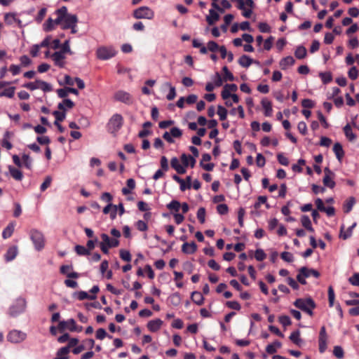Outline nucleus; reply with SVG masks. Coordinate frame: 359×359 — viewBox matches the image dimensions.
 Segmentation results:
<instances>
[{
    "label": "nucleus",
    "instance_id": "nucleus-26",
    "mask_svg": "<svg viewBox=\"0 0 359 359\" xmlns=\"http://www.w3.org/2000/svg\"><path fill=\"white\" fill-rule=\"evenodd\" d=\"M333 151L336 155L337 158L339 161H341V159L344 155V152L341 144L339 142L335 143L333 147Z\"/></svg>",
    "mask_w": 359,
    "mask_h": 359
},
{
    "label": "nucleus",
    "instance_id": "nucleus-56",
    "mask_svg": "<svg viewBox=\"0 0 359 359\" xmlns=\"http://www.w3.org/2000/svg\"><path fill=\"white\" fill-rule=\"evenodd\" d=\"M223 81L222 76L219 73H216L214 77V85L217 87L221 86Z\"/></svg>",
    "mask_w": 359,
    "mask_h": 359
},
{
    "label": "nucleus",
    "instance_id": "nucleus-5",
    "mask_svg": "<svg viewBox=\"0 0 359 359\" xmlns=\"http://www.w3.org/2000/svg\"><path fill=\"white\" fill-rule=\"evenodd\" d=\"M133 15L135 19L151 20L154 17V12L148 6H141L134 10Z\"/></svg>",
    "mask_w": 359,
    "mask_h": 359
},
{
    "label": "nucleus",
    "instance_id": "nucleus-12",
    "mask_svg": "<svg viewBox=\"0 0 359 359\" xmlns=\"http://www.w3.org/2000/svg\"><path fill=\"white\" fill-rule=\"evenodd\" d=\"M58 327L60 330L68 329L71 332H74L76 330V323L74 319L71 318L67 321H60Z\"/></svg>",
    "mask_w": 359,
    "mask_h": 359
},
{
    "label": "nucleus",
    "instance_id": "nucleus-47",
    "mask_svg": "<svg viewBox=\"0 0 359 359\" xmlns=\"http://www.w3.org/2000/svg\"><path fill=\"white\" fill-rule=\"evenodd\" d=\"M120 257L126 262H130L131 260V255L129 251L126 250H120Z\"/></svg>",
    "mask_w": 359,
    "mask_h": 359
},
{
    "label": "nucleus",
    "instance_id": "nucleus-16",
    "mask_svg": "<svg viewBox=\"0 0 359 359\" xmlns=\"http://www.w3.org/2000/svg\"><path fill=\"white\" fill-rule=\"evenodd\" d=\"M197 250V245L194 242L184 243L182 246V251L184 254H194Z\"/></svg>",
    "mask_w": 359,
    "mask_h": 359
},
{
    "label": "nucleus",
    "instance_id": "nucleus-29",
    "mask_svg": "<svg viewBox=\"0 0 359 359\" xmlns=\"http://www.w3.org/2000/svg\"><path fill=\"white\" fill-rule=\"evenodd\" d=\"M191 300L197 305H202L203 304L204 298L202 294L199 292H193L191 296Z\"/></svg>",
    "mask_w": 359,
    "mask_h": 359
},
{
    "label": "nucleus",
    "instance_id": "nucleus-6",
    "mask_svg": "<svg viewBox=\"0 0 359 359\" xmlns=\"http://www.w3.org/2000/svg\"><path fill=\"white\" fill-rule=\"evenodd\" d=\"M123 125V117L121 115L114 114L107 124L108 130L111 133H116Z\"/></svg>",
    "mask_w": 359,
    "mask_h": 359
},
{
    "label": "nucleus",
    "instance_id": "nucleus-27",
    "mask_svg": "<svg viewBox=\"0 0 359 359\" xmlns=\"http://www.w3.org/2000/svg\"><path fill=\"white\" fill-rule=\"evenodd\" d=\"M14 229L15 224L13 222L10 223L3 231L2 237L4 239L10 238L14 231Z\"/></svg>",
    "mask_w": 359,
    "mask_h": 359
},
{
    "label": "nucleus",
    "instance_id": "nucleus-30",
    "mask_svg": "<svg viewBox=\"0 0 359 359\" xmlns=\"http://www.w3.org/2000/svg\"><path fill=\"white\" fill-rule=\"evenodd\" d=\"M74 107V103L69 99H65L62 102L58 104V109L65 111L67 109H72Z\"/></svg>",
    "mask_w": 359,
    "mask_h": 359
},
{
    "label": "nucleus",
    "instance_id": "nucleus-31",
    "mask_svg": "<svg viewBox=\"0 0 359 359\" xmlns=\"http://www.w3.org/2000/svg\"><path fill=\"white\" fill-rule=\"evenodd\" d=\"M300 269L301 272L304 274V277L306 278H308L311 276L318 278L320 276L318 271L314 269H310L306 267H302Z\"/></svg>",
    "mask_w": 359,
    "mask_h": 359
},
{
    "label": "nucleus",
    "instance_id": "nucleus-60",
    "mask_svg": "<svg viewBox=\"0 0 359 359\" xmlns=\"http://www.w3.org/2000/svg\"><path fill=\"white\" fill-rule=\"evenodd\" d=\"M279 322L283 325V326H288L291 324V320L289 316H281L279 317Z\"/></svg>",
    "mask_w": 359,
    "mask_h": 359
},
{
    "label": "nucleus",
    "instance_id": "nucleus-3",
    "mask_svg": "<svg viewBox=\"0 0 359 359\" xmlns=\"http://www.w3.org/2000/svg\"><path fill=\"white\" fill-rule=\"evenodd\" d=\"M27 302L24 298H18L11 306L8 314L12 317H16L25 311Z\"/></svg>",
    "mask_w": 359,
    "mask_h": 359
},
{
    "label": "nucleus",
    "instance_id": "nucleus-52",
    "mask_svg": "<svg viewBox=\"0 0 359 359\" xmlns=\"http://www.w3.org/2000/svg\"><path fill=\"white\" fill-rule=\"evenodd\" d=\"M327 337L319 338V351L323 353L327 348Z\"/></svg>",
    "mask_w": 359,
    "mask_h": 359
},
{
    "label": "nucleus",
    "instance_id": "nucleus-41",
    "mask_svg": "<svg viewBox=\"0 0 359 359\" xmlns=\"http://www.w3.org/2000/svg\"><path fill=\"white\" fill-rule=\"evenodd\" d=\"M15 90V87H10L7 89H5L0 93V97H7L9 98H12L14 96Z\"/></svg>",
    "mask_w": 359,
    "mask_h": 359
},
{
    "label": "nucleus",
    "instance_id": "nucleus-17",
    "mask_svg": "<svg viewBox=\"0 0 359 359\" xmlns=\"http://www.w3.org/2000/svg\"><path fill=\"white\" fill-rule=\"evenodd\" d=\"M18 253V248L16 246H11L9 248L4 255L6 262L13 260Z\"/></svg>",
    "mask_w": 359,
    "mask_h": 359
},
{
    "label": "nucleus",
    "instance_id": "nucleus-42",
    "mask_svg": "<svg viewBox=\"0 0 359 359\" xmlns=\"http://www.w3.org/2000/svg\"><path fill=\"white\" fill-rule=\"evenodd\" d=\"M74 295H76L77 298L79 300H83L86 299H95L96 298V297L95 295L90 296L86 292H84V291H80L79 292H76L74 294Z\"/></svg>",
    "mask_w": 359,
    "mask_h": 359
},
{
    "label": "nucleus",
    "instance_id": "nucleus-2",
    "mask_svg": "<svg viewBox=\"0 0 359 359\" xmlns=\"http://www.w3.org/2000/svg\"><path fill=\"white\" fill-rule=\"evenodd\" d=\"M294 305L299 309L300 310H302V311L306 313L307 314H309L310 316H312L313 313V309H315L316 307V304L314 302V301L311 299V298H306V299H303V298H299V299H297L294 302Z\"/></svg>",
    "mask_w": 359,
    "mask_h": 359
},
{
    "label": "nucleus",
    "instance_id": "nucleus-43",
    "mask_svg": "<svg viewBox=\"0 0 359 359\" xmlns=\"http://www.w3.org/2000/svg\"><path fill=\"white\" fill-rule=\"evenodd\" d=\"M24 165L28 170H31L32 168V159L27 154H23L22 156Z\"/></svg>",
    "mask_w": 359,
    "mask_h": 359
},
{
    "label": "nucleus",
    "instance_id": "nucleus-13",
    "mask_svg": "<svg viewBox=\"0 0 359 359\" xmlns=\"http://www.w3.org/2000/svg\"><path fill=\"white\" fill-rule=\"evenodd\" d=\"M51 57L55 65L63 67L65 66V55L63 52L57 51L51 55Z\"/></svg>",
    "mask_w": 359,
    "mask_h": 359
},
{
    "label": "nucleus",
    "instance_id": "nucleus-19",
    "mask_svg": "<svg viewBox=\"0 0 359 359\" xmlns=\"http://www.w3.org/2000/svg\"><path fill=\"white\" fill-rule=\"evenodd\" d=\"M163 324V321L161 319H155L150 320L147 324V327L151 332L158 331Z\"/></svg>",
    "mask_w": 359,
    "mask_h": 359
},
{
    "label": "nucleus",
    "instance_id": "nucleus-53",
    "mask_svg": "<svg viewBox=\"0 0 359 359\" xmlns=\"http://www.w3.org/2000/svg\"><path fill=\"white\" fill-rule=\"evenodd\" d=\"M170 133L172 135V137L179 138L182 135V131L177 127L172 128L170 130Z\"/></svg>",
    "mask_w": 359,
    "mask_h": 359
},
{
    "label": "nucleus",
    "instance_id": "nucleus-59",
    "mask_svg": "<svg viewBox=\"0 0 359 359\" xmlns=\"http://www.w3.org/2000/svg\"><path fill=\"white\" fill-rule=\"evenodd\" d=\"M219 46L216 42L210 41L208 43V49L211 52H216L219 50Z\"/></svg>",
    "mask_w": 359,
    "mask_h": 359
},
{
    "label": "nucleus",
    "instance_id": "nucleus-55",
    "mask_svg": "<svg viewBox=\"0 0 359 359\" xmlns=\"http://www.w3.org/2000/svg\"><path fill=\"white\" fill-rule=\"evenodd\" d=\"M273 41H274V37H273V36H269L268 39H266L264 42V49L266 50H269L272 47Z\"/></svg>",
    "mask_w": 359,
    "mask_h": 359
},
{
    "label": "nucleus",
    "instance_id": "nucleus-1",
    "mask_svg": "<svg viewBox=\"0 0 359 359\" xmlns=\"http://www.w3.org/2000/svg\"><path fill=\"white\" fill-rule=\"evenodd\" d=\"M57 18L55 19V23L60 24L61 28L63 29H67L69 27H72L74 25H76L78 22V18L76 15L69 14L67 12V8L65 6H62L55 11Z\"/></svg>",
    "mask_w": 359,
    "mask_h": 359
},
{
    "label": "nucleus",
    "instance_id": "nucleus-39",
    "mask_svg": "<svg viewBox=\"0 0 359 359\" xmlns=\"http://www.w3.org/2000/svg\"><path fill=\"white\" fill-rule=\"evenodd\" d=\"M167 208L170 210H174L176 213L180 210L181 204L178 201L173 200L170 203L167 204Z\"/></svg>",
    "mask_w": 359,
    "mask_h": 359
},
{
    "label": "nucleus",
    "instance_id": "nucleus-46",
    "mask_svg": "<svg viewBox=\"0 0 359 359\" xmlns=\"http://www.w3.org/2000/svg\"><path fill=\"white\" fill-rule=\"evenodd\" d=\"M222 71L224 72V74H223V79L224 81H233L234 77H233V75L229 71L228 68L224 66L223 68H222Z\"/></svg>",
    "mask_w": 359,
    "mask_h": 359
},
{
    "label": "nucleus",
    "instance_id": "nucleus-21",
    "mask_svg": "<svg viewBox=\"0 0 359 359\" xmlns=\"http://www.w3.org/2000/svg\"><path fill=\"white\" fill-rule=\"evenodd\" d=\"M8 170L10 175L13 179L17 181H21L23 178L22 172L18 168L13 167L12 165L8 166Z\"/></svg>",
    "mask_w": 359,
    "mask_h": 359
},
{
    "label": "nucleus",
    "instance_id": "nucleus-11",
    "mask_svg": "<svg viewBox=\"0 0 359 359\" xmlns=\"http://www.w3.org/2000/svg\"><path fill=\"white\" fill-rule=\"evenodd\" d=\"M114 99L118 102H121L127 104L132 103V97L130 94L123 90H118L115 93Z\"/></svg>",
    "mask_w": 359,
    "mask_h": 359
},
{
    "label": "nucleus",
    "instance_id": "nucleus-20",
    "mask_svg": "<svg viewBox=\"0 0 359 359\" xmlns=\"http://www.w3.org/2000/svg\"><path fill=\"white\" fill-rule=\"evenodd\" d=\"M163 88H167L169 89V93L166 95V98L168 100H172L176 97V90L175 88L171 84L170 82H165L163 84Z\"/></svg>",
    "mask_w": 359,
    "mask_h": 359
},
{
    "label": "nucleus",
    "instance_id": "nucleus-9",
    "mask_svg": "<svg viewBox=\"0 0 359 359\" xmlns=\"http://www.w3.org/2000/svg\"><path fill=\"white\" fill-rule=\"evenodd\" d=\"M26 338L27 334L18 330L11 331L7 336L8 340L14 344L21 343L25 341Z\"/></svg>",
    "mask_w": 359,
    "mask_h": 359
},
{
    "label": "nucleus",
    "instance_id": "nucleus-14",
    "mask_svg": "<svg viewBox=\"0 0 359 359\" xmlns=\"http://www.w3.org/2000/svg\"><path fill=\"white\" fill-rule=\"evenodd\" d=\"M237 90V86L235 84H226L222 92V97L224 100L229 99L232 93Z\"/></svg>",
    "mask_w": 359,
    "mask_h": 359
},
{
    "label": "nucleus",
    "instance_id": "nucleus-34",
    "mask_svg": "<svg viewBox=\"0 0 359 359\" xmlns=\"http://www.w3.org/2000/svg\"><path fill=\"white\" fill-rule=\"evenodd\" d=\"M281 343L278 341H276L273 343L269 344L266 348V351L269 354H273L276 352L277 348L281 347Z\"/></svg>",
    "mask_w": 359,
    "mask_h": 359
},
{
    "label": "nucleus",
    "instance_id": "nucleus-24",
    "mask_svg": "<svg viewBox=\"0 0 359 359\" xmlns=\"http://www.w3.org/2000/svg\"><path fill=\"white\" fill-rule=\"evenodd\" d=\"M219 14L212 9L209 11V15L206 17V20L210 25H213L219 20Z\"/></svg>",
    "mask_w": 359,
    "mask_h": 359
},
{
    "label": "nucleus",
    "instance_id": "nucleus-4",
    "mask_svg": "<svg viewBox=\"0 0 359 359\" xmlns=\"http://www.w3.org/2000/svg\"><path fill=\"white\" fill-rule=\"evenodd\" d=\"M116 54V50L113 46H100L96 50V55L98 59L107 60Z\"/></svg>",
    "mask_w": 359,
    "mask_h": 359
},
{
    "label": "nucleus",
    "instance_id": "nucleus-22",
    "mask_svg": "<svg viewBox=\"0 0 359 359\" xmlns=\"http://www.w3.org/2000/svg\"><path fill=\"white\" fill-rule=\"evenodd\" d=\"M294 60L292 56H287L283 58L280 61V67L282 69H286L288 67H290L294 65Z\"/></svg>",
    "mask_w": 359,
    "mask_h": 359
},
{
    "label": "nucleus",
    "instance_id": "nucleus-35",
    "mask_svg": "<svg viewBox=\"0 0 359 359\" xmlns=\"http://www.w3.org/2000/svg\"><path fill=\"white\" fill-rule=\"evenodd\" d=\"M4 18L7 25H11L15 23L17 18V14L15 13H7L4 14Z\"/></svg>",
    "mask_w": 359,
    "mask_h": 359
},
{
    "label": "nucleus",
    "instance_id": "nucleus-64",
    "mask_svg": "<svg viewBox=\"0 0 359 359\" xmlns=\"http://www.w3.org/2000/svg\"><path fill=\"white\" fill-rule=\"evenodd\" d=\"M136 227L138 230L141 231H147L148 229V226L144 221L139 220L136 223Z\"/></svg>",
    "mask_w": 359,
    "mask_h": 359
},
{
    "label": "nucleus",
    "instance_id": "nucleus-32",
    "mask_svg": "<svg viewBox=\"0 0 359 359\" xmlns=\"http://www.w3.org/2000/svg\"><path fill=\"white\" fill-rule=\"evenodd\" d=\"M301 222L302 226L306 228L308 231L313 232L314 229L312 227L311 222L310 218L307 215H303L301 218Z\"/></svg>",
    "mask_w": 359,
    "mask_h": 359
},
{
    "label": "nucleus",
    "instance_id": "nucleus-33",
    "mask_svg": "<svg viewBox=\"0 0 359 359\" xmlns=\"http://www.w3.org/2000/svg\"><path fill=\"white\" fill-rule=\"evenodd\" d=\"M69 347H62L56 353L55 359H68Z\"/></svg>",
    "mask_w": 359,
    "mask_h": 359
},
{
    "label": "nucleus",
    "instance_id": "nucleus-50",
    "mask_svg": "<svg viewBox=\"0 0 359 359\" xmlns=\"http://www.w3.org/2000/svg\"><path fill=\"white\" fill-rule=\"evenodd\" d=\"M52 182V177L50 176H46L44 182L41 185V191H44L48 187H50Z\"/></svg>",
    "mask_w": 359,
    "mask_h": 359
},
{
    "label": "nucleus",
    "instance_id": "nucleus-25",
    "mask_svg": "<svg viewBox=\"0 0 359 359\" xmlns=\"http://www.w3.org/2000/svg\"><path fill=\"white\" fill-rule=\"evenodd\" d=\"M181 158L184 166L189 165L191 168H193L195 165L196 160L193 156L190 155L187 156L184 154L182 155Z\"/></svg>",
    "mask_w": 359,
    "mask_h": 359
},
{
    "label": "nucleus",
    "instance_id": "nucleus-61",
    "mask_svg": "<svg viewBox=\"0 0 359 359\" xmlns=\"http://www.w3.org/2000/svg\"><path fill=\"white\" fill-rule=\"evenodd\" d=\"M255 257L257 260L258 261H262L266 258V254L262 250H257L255 253Z\"/></svg>",
    "mask_w": 359,
    "mask_h": 359
},
{
    "label": "nucleus",
    "instance_id": "nucleus-18",
    "mask_svg": "<svg viewBox=\"0 0 359 359\" xmlns=\"http://www.w3.org/2000/svg\"><path fill=\"white\" fill-rule=\"evenodd\" d=\"M170 164L172 168H173L179 174H184L186 172L185 168L180 164L177 158H172L171 159Z\"/></svg>",
    "mask_w": 359,
    "mask_h": 359
},
{
    "label": "nucleus",
    "instance_id": "nucleus-57",
    "mask_svg": "<svg viewBox=\"0 0 359 359\" xmlns=\"http://www.w3.org/2000/svg\"><path fill=\"white\" fill-rule=\"evenodd\" d=\"M333 353L337 358H342L344 356V351L339 346H334Z\"/></svg>",
    "mask_w": 359,
    "mask_h": 359
},
{
    "label": "nucleus",
    "instance_id": "nucleus-37",
    "mask_svg": "<svg viewBox=\"0 0 359 359\" xmlns=\"http://www.w3.org/2000/svg\"><path fill=\"white\" fill-rule=\"evenodd\" d=\"M58 24L55 23V20H53L52 18H49L46 23L43 25V29L46 32H50L54 29L55 26L57 25Z\"/></svg>",
    "mask_w": 359,
    "mask_h": 359
},
{
    "label": "nucleus",
    "instance_id": "nucleus-10",
    "mask_svg": "<svg viewBox=\"0 0 359 359\" xmlns=\"http://www.w3.org/2000/svg\"><path fill=\"white\" fill-rule=\"evenodd\" d=\"M324 173L325 176L323 179V184L327 187L333 189L335 186V182L334 181V177L335 176L334 173L328 168H325L324 169Z\"/></svg>",
    "mask_w": 359,
    "mask_h": 359
},
{
    "label": "nucleus",
    "instance_id": "nucleus-54",
    "mask_svg": "<svg viewBox=\"0 0 359 359\" xmlns=\"http://www.w3.org/2000/svg\"><path fill=\"white\" fill-rule=\"evenodd\" d=\"M349 283L355 286H359V273H354L348 278Z\"/></svg>",
    "mask_w": 359,
    "mask_h": 359
},
{
    "label": "nucleus",
    "instance_id": "nucleus-62",
    "mask_svg": "<svg viewBox=\"0 0 359 359\" xmlns=\"http://www.w3.org/2000/svg\"><path fill=\"white\" fill-rule=\"evenodd\" d=\"M348 76L350 79H353V80H355L357 79L358 76V69H356V67H351L349 71H348Z\"/></svg>",
    "mask_w": 359,
    "mask_h": 359
},
{
    "label": "nucleus",
    "instance_id": "nucleus-51",
    "mask_svg": "<svg viewBox=\"0 0 359 359\" xmlns=\"http://www.w3.org/2000/svg\"><path fill=\"white\" fill-rule=\"evenodd\" d=\"M205 210L204 208H200L197 212V218L201 224L205 222Z\"/></svg>",
    "mask_w": 359,
    "mask_h": 359
},
{
    "label": "nucleus",
    "instance_id": "nucleus-8",
    "mask_svg": "<svg viewBox=\"0 0 359 359\" xmlns=\"http://www.w3.org/2000/svg\"><path fill=\"white\" fill-rule=\"evenodd\" d=\"M31 240L32 241L36 250L39 251L44 248V236L41 232L37 230H32L31 231Z\"/></svg>",
    "mask_w": 359,
    "mask_h": 359
},
{
    "label": "nucleus",
    "instance_id": "nucleus-40",
    "mask_svg": "<svg viewBox=\"0 0 359 359\" xmlns=\"http://www.w3.org/2000/svg\"><path fill=\"white\" fill-rule=\"evenodd\" d=\"M344 131L346 137L351 141H353L355 139V135L352 132L351 128L349 124H347L344 128Z\"/></svg>",
    "mask_w": 359,
    "mask_h": 359
},
{
    "label": "nucleus",
    "instance_id": "nucleus-28",
    "mask_svg": "<svg viewBox=\"0 0 359 359\" xmlns=\"http://www.w3.org/2000/svg\"><path fill=\"white\" fill-rule=\"evenodd\" d=\"M290 339L296 345L300 346L302 344V339L300 338V332L299 330L294 331L291 333Z\"/></svg>",
    "mask_w": 359,
    "mask_h": 359
},
{
    "label": "nucleus",
    "instance_id": "nucleus-23",
    "mask_svg": "<svg viewBox=\"0 0 359 359\" xmlns=\"http://www.w3.org/2000/svg\"><path fill=\"white\" fill-rule=\"evenodd\" d=\"M262 105L264 110V115L266 116H271L272 115V104L271 102L267 99L262 100Z\"/></svg>",
    "mask_w": 359,
    "mask_h": 359
},
{
    "label": "nucleus",
    "instance_id": "nucleus-58",
    "mask_svg": "<svg viewBox=\"0 0 359 359\" xmlns=\"http://www.w3.org/2000/svg\"><path fill=\"white\" fill-rule=\"evenodd\" d=\"M320 76L325 83H327L332 81V75L329 72L320 73Z\"/></svg>",
    "mask_w": 359,
    "mask_h": 359
},
{
    "label": "nucleus",
    "instance_id": "nucleus-36",
    "mask_svg": "<svg viewBox=\"0 0 359 359\" xmlns=\"http://www.w3.org/2000/svg\"><path fill=\"white\" fill-rule=\"evenodd\" d=\"M355 203V198L354 197H349L344 205V210L345 212H349L351 210H352V208L353 206L354 205Z\"/></svg>",
    "mask_w": 359,
    "mask_h": 359
},
{
    "label": "nucleus",
    "instance_id": "nucleus-49",
    "mask_svg": "<svg viewBox=\"0 0 359 359\" xmlns=\"http://www.w3.org/2000/svg\"><path fill=\"white\" fill-rule=\"evenodd\" d=\"M237 4L236 7L242 10V14L243 16L247 17V9L245 6V2L243 0H236Z\"/></svg>",
    "mask_w": 359,
    "mask_h": 359
},
{
    "label": "nucleus",
    "instance_id": "nucleus-48",
    "mask_svg": "<svg viewBox=\"0 0 359 359\" xmlns=\"http://www.w3.org/2000/svg\"><path fill=\"white\" fill-rule=\"evenodd\" d=\"M217 114L219 115L220 120L224 121L226 118L227 111L224 107L219 105L217 109Z\"/></svg>",
    "mask_w": 359,
    "mask_h": 359
},
{
    "label": "nucleus",
    "instance_id": "nucleus-45",
    "mask_svg": "<svg viewBox=\"0 0 359 359\" xmlns=\"http://www.w3.org/2000/svg\"><path fill=\"white\" fill-rule=\"evenodd\" d=\"M75 251L79 255H88L90 254L89 250L86 247L79 245L75 246Z\"/></svg>",
    "mask_w": 359,
    "mask_h": 359
},
{
    "label": "nucleus",
    "instance_id": "nucleus-44",
    "mask_svg": "<svg viewBox=\"0 0 359 359\" xmlns=\"http://www.w3.org/2000/svg\"><path fill=\"white\" fill-rule=\"evenodd\" d=\"M53 114L55 117V121L54 123L55 125H57V122L62 121L66 116L65 111L62 112L59 111H53Z\"/></svg>",
    "mask_w": 359,
    "mask_h": 359
},
{
    "label": "nucleus",
    "instance_id": "nucleus-63",
    "mask_svg": "<svg viewBox=\"0 0 359 359\" xmlns=\"http://www.w3.org/2000/svg\"><path fill=\"white\" fill-rule=\"evenodd\" d=\"M297 128H298V130L299 131V133H301L302 135H306V133H307V126H306L305 122L300 121L298 123Z\"/></svg>",
    "mask_w": 359,
    "mask_h": 359
},
{
    "label": "nucleus",
    "instance_id": "nucleus-38",
    "mask_svg": "<svg viewBox=\"0 0 359 359\" xmlns=\"http://www.w3.org/2000/svg\"><path fill=\"white\" fill-rule=\"evenodd\" d=\"M306 53H307V51H306V48L302 46H299L297 48V49L294 52V55L297 58L303 59L306 57Z\"/></svg>",
    "mask_w": 359,
    "mask_h": 359
},
{
    "label": "nucleus",
    "instance_id": "nucleus-15",
    "mask_svg": "<svg viewBox=\"0 0 359 359\" xmlns=\"http://www.w3.org/2000/svg\"><path fill=\"white\" fill-rule=\"evenodd\" d=\"M101 238L102 239V241L101 243L107 245L108 247L114 248L116 247L119 244V241L116 238H111L106 233H102L101 235Z\"/></svg>",
    "mask_w": 359,
    "mask_h": 359
},
{
    "label": "nucleus",
    "instance_id": "nucleus-7",
    "mask_svg": "<svg viewBox=\"0 0 359 359\" xmlns=\"http://www.w3.org/2000/svg\"><path fill=\"white\" fill-rule=\"evenodd\" d=\"M24 86L30 90H34L36 89H41L43 92H50L52 90V86L50 83L41 80H36L34 82L26 83Z\"/></svg>",
    "mask_w": 359,
    "mask_h": 359
}]
</instances>
